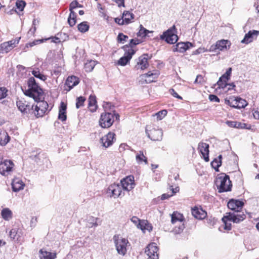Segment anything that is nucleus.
<instances>
[{"mask_svg":"<svg viewBox=\"0 0 259 259\" xmlns=\"http://www.w3.org/2000/svg\"><path fill=\"white\" fill-rule=\"evenodd\" d=\"M27 84L28 89L23 91L24 94L32 98L34 101L37 102L31 113H33L37 117H42L47 112H49L48 103L41 100L43 99L44 94L42 90L38 86L35 79L32 77L28 79Z\"/></svg>","mask_w":259,"mask_h":259,"instance_id":"f257e3e1","label":"nucleus"},{"mask_svg":"<svg viewBox=\"0 0 259 259\" xmlns=\"http://www.w3.org/2000/svg\"><path fill=\"white\" fill-rule=\"evenodd\" d=\"M246 218L244 213H235V212L226 213V215L224 216L222 220L224 224V228L226 230L231 229V224L230 222L235 223H238L244 220Z\"/></svg>","mask_w":259,"mask_h":259,"instance_id":"f03ea898","label":"nucleus"},{"mask_svg":"<svg viewBox=\"0 0 259 259\" xmlns=\"http://www.w3.org/2000/svg\"><path fill=\"white\" fill-rule=\"evenodd\" d=\"M216 185L219 193L230 191L232 188L231 182L228 175L222 174L219 176L216 180Z\"/></svg>","mask_w":259,"mask_h":259,"instance_id":"7ed1b4c3","label":"nucleus"},{"mask_svg":"<svg viewBox=\"0 0 259 259\" xmlns=\"http://www.w3.org/2000/svg\"><path fill=\"white\" fill-rule=\"evenodd\" d=\"M115 119H119V115L117 113L105 112L101 114L99 119V125L102 128L110 127L113 123Z\"/></svg>","mask_w":259,"mask_h":259,"instance_id":"20e7f679","label":"nucleus"},{"mask_svg":"<svg viewBox=\"0 0 259 259\" xmlns=\"http://www.w3.org/2000/svg\"><path fill=\"white\" fill-rule=\"evenodd\" d=\"M184 220V218L183 214L178 212H174L171 215V223L172 224H178L174 229V232L175 234H180L183 231L185 228Z\"/></svg>","mask_w":259,"mask_h":259,"instance_id":"39448f33","label":"nucleus"},{"mask_svg":"<svg viewBox=\"0 0 259 259\" xmlns=\"http://www.w3.org/2000/svg\"><path fill=\"white\" fill-rule=\"evenodd\" d=\"M113 240L118 253L124 255L127 251L126 247L128 243L127 239L119 235H115L113 237Z\"/></svg>","mask_w":259,"mask_h":259,"instance_id":"423d86ee","label":"nucleus"},{"mask_svg":"<svg viewBox=\"0 0 259 259\" xmlns=\"http://www.w3.org/2000/svg\"><path fill=\"white\" fill-rule=\"evenodd\" d=\"M176 33V26L173 25L171 27L164 31L163 34L160 36V38L161 40H164L168 44H174L178 40V36Z\"/></svg>","mask_w":259,"mask_h":259,"instance_id":"0eeeda50","label":"nucleus"},{"mask_svg":"<svg viewBox=\"0 0 259 259\" xmlns=\"http://www.w3.org/2000/svg\"><path fill=\"white\" fill-rule=\"evenodd\" d=\"M146 133L148 137L153 141H161L162 139L163 132L161 129L152 128L147 126Z\"/></svg>","mask_w":259,"mask_h":259,"instance_id":"6e6552de","label":"nucleus"},{"mask_svg":"<svg viewBox=\"0 0 259 259\" xmlns=\"http://www.w3.org/2000/svg\"><path fill=\"white\" fill-rule=\"evenodd\" d=\"M158 248L155 243L149 244L146 248L145 253L148 257L147 259H158V254L157 253ZM142 256H138V259H143Z\"/></svg>","mask_w":259,"mask_h":259,"instance_id":"1a4fd4ad","label":"nucleus"},{"mask_svg":"<svg viewBox=\"0 0 259 259\" xmlns=\"http://www.w3.org/2000/svg\"><path fill=\"white\" fill-rule=\"evenodd\" d=\"M14 164L11 160H5L0 163V174L8 176L13 171Z\"/></svg>","mask_w":259,"mask_h":259,"instance_id":"9d476101","label":"nucleus"},{"mask_svg":"<svg viewBox=\"0 0 259 259\" xmlns=\"http://www.w3.org/2000/svg\"><path fill=\"white\" fill-rule=\"evenodd\" d=\"M20 39L19 37L2 44L0 45V53L3 54L10 52L18 44Z\"/></svg>","mask_w":259,"mask_h":259,"instance_id":"9b49d317","label":"nucleus"},{"mask_svg":"<svg viewBox=\"0 0 259 259\" xmlns=\"http://www.w3.org/2000/svg\"><path fill=\"white\" fill-rule=\"evenodd\" d=\"M244 205V202L242 201L235 199H231L228 202V207L233 211L235 213H243L241 210Z\"/></svg>","mask_w":259,"mask_h":259,"instance_id":"f8f14e48","label":"nucleus"},{"mask_svg":"<svg viewBox=\"0 0 259 259\" xmlns=\"http://www.w3.org/2000/svg\"><path fill=\"white\" fill-rule=\"evenodd\" d=\"M149 56L147 54H144L139 57L138 59L136 60V65L135 68L137 69L144 70L147 68L149 66V63L148 62Z\"/></svg>","mask_w":259,"mask_h":259,"instance_id":"ddd939ff","label":"nucleus"},{"mask_svg":"<svg viewBox=\"0 0 259 259\" xmlns=\"http://www.w3.org/2000/svg\"><path fill=\"white\" fill-rule=\"evenodd\" d=\"M121 184L123 189L126 191H130L135 186L134 177L130 175L121 180Z\"/></svg>","mask_w":259,"mask_h":259,"instance_id":"4468645a","label":"nucleus"},{"mask_svg":"<svg viewBox=\"0 0 259 259\" xmlns=\"http://www.w3.org/2000/svg\"><path fill=\"white\" fill-rule=\"evenodd\" d=\"M19 110L23 113H30L33 110L34 105L31 106L23 100H19L16 102Z\"/></svg>","mask_w":259,"mask_h":259,"instance_id":"2eb2a0df","label":"nucleus"},{"mask_svg":"<svg viewBox=\"0 0 259 259\" xmlns=\"http://www.w3.org/2000/svg\"><path fill=\"white\" fill-rule=\"evenodd\" d=\"M23 235L22 230L16 228L12 229L9 232L10 238L18 243H21L23 241Z\"/></svg>","mask_w":259,"mask_h":259,"instance_id":"dca6fc26","label":"nucleus"},{"mask_svg":"<svg viewBox=\"0 0 259 259\" xmlns=\"http://www.w3.org/2000/svg\"><path fill=\"white\" fill-rule=\"evenodd\" d=\"M124 56L121 57L118 61L117 64L124 66L130 62L132 56L135 54L136 51L134 49H128L127 51H124Z\"/></svg>","mask_w":259,"mask_h":259,"instance_id":"f3484780","label":"nucleus"},{"mask_svg":"<svg viewBox=\"0 0 259 259\" xmlns=\"http://www.w3.org/2000/svg\"><path fill=\"white\" fill-rule=\"evenodd\" d=\"M115 140V134L112 132L108 133L100 139L102 146L105 148L111 146Z\"/></svg>","mask_w":259,"mask_h":259,"instance_id":"a211bd4d","label":"nucleus"},{"mask_svg":"<svg viewBox=\"0 0 259 259\" xmlns=\"http://www.w3.org/2000/svg\"><path fill=\"white\" fill-rule=\"evenodd\" d=\"M122 192L121 188L118 184H112L109 186L107 190V194L110 197L117 198L119 197Z\"/></svg>","mask_w":259,"mask_h":259,"instance_id":"6ab92c4d","label":"nucleus"},{"mask_svg":"<svg viewBox=\"0 0 259 259\" xmlns=\"http://www.w3.org/2000/svg\"><path fill=\"white\" fill-rule=\"evenodd\" d=\"M198 150L201 154V157L203 158L206 162L209 161V145L207 143L200 142L198 146Z\"/></svg>","mask_w":259,"mask_h":259,"instance_id":"aec40b11","label":"nucleus"},{"mask_svg":"<svg viewBox=\"0 0 259 259\" xmlns=\"http://www.w3.org/2000/svg\"><path fill=\"white\" fill-rule=\"evenodd\" d=\"M232 68H228L226 72L220 77L217 84L220 88H225L227 87V81L230 79L232 73Z\"/></svg>","mask_w":259,"mask_h":259,"instance_id":"412c9836","label":"nucleus"},{"mask_svg":"<svg viewBox=\"0 0 259 259\" xmlns=\"http://www.w3.org/2000/svg\"><path fill=\"white\" fill-rule=\"evenodd\" d=\"M79 82V78L76 76H69L67 77L65 83V87L67 88H65V90L68 92L70 91L74 87L77 85Z\"/></svg>","mask_w":259,"mask_h":259,"instance_id":"4be33fe9","label":"nucleus"},{"mask_svg":"<svg viewBox=\"0 0 259 259\" xmlns=\"http://www.w3.org/2000/svg\"><path fill=\"white\" fill-rule=\"evenodd\" d=\"M159 75V73L157 71L152 72L149 71L147 73L143 74L140 76V78L142 80H144L145 83H149L157 78Z\"/></svg>","mask_w":259,"mask_h":259,"instance_id":"5701e85b","label":"nucleus"},{"mask_svg":"<svg viewBox=\"0 0 259 259\" xmlns=\"http://www.w3.org/2000/svg\"><path fill=\"white\" fill-rule=\"evenodd\" d=\"M191 210L192 215L197 219H204L207 215L206 212L200 207L195 206L192 208Z\"/></svg>","mask_w":259,"mask_h":259,"instance_id":"b1692460","label":"nucleus"},{"mask_svg":"<svg viewBox=\"0 0 259 259\" xmlns=\"http://www.w3.org/2000/svg\"><path fill=\"white\" fill-rule=\"evenodd\" d=\"M259 34V31L257 30H250L247 33L245 34L244 38L241 41V42L245 44H248L252 42L254 37H257Z\"/></svg>","mask_w":259,"mask_h":259,"instance_id":"393cba45","label":"nucleus"},{"mask_svg":"<svg viewBox=\"0 0 259 259\" xmlns=\"http://www.w3.org/2000/svg\"><path fill=\"white\" fill-rule=\"evenodd\" d=\"M25 184L21 179L18 178H14L12 182V187L13 191L14 192H19L24 189Z\"/></svg>","mask_w":259,"mask_h":259,"instance_id":"a878e982","label":"nucleus"},{"mask_svg":"<svg viewBox=\"0 0 259 259\" xmlns=\"http://www.w3.org/2000/svg\"><path fill=\"white\" fill-rule=\"evenodd\" d=\"M191 46H192V44L190 42H179L176 45V48L174 49V51L184 53Z\"/></svg>","mask_w":259,"mask_h":259,"instance_id":"bb28decb","label":"nucleus"},{"mask_svg":"<svg viewBox=\"0 0 259 259\" xmlns=\"http://www.w3.org/2000/svg\"><path fill=\"white\" fill-rule=\"evenodd\" d=\"M39 254L40 259H55L56 258V252L47 251L42 249L39 251Z\"/></svg>","mask_w":259,"mask_h":259,"instance_id":"cd10ccee","label":"nucleus"},{"mask_svg":"<svg viewBox=\"0 0 259 259\" xmlns=\"http://www.w3.org/2000/svg\"><path fill=\"white\" fill-rule=\"evenodd\" d=\"M66 105L63 102L61 103L59 107L58 119L62 121H64L66 120Z\"/></svg>","mask_w":259,"mask_h":259,"instance_id":"c85d7f7f","label":"nucleus"},{"mask_svg":"<svg viewBox=\"0 0 259 259\" xmlns=\"http://www.w3.org/2000/svg\"><path fill=\"white\" fill-rule=\"evenodd\" d=\"M136 160L138 164H141L144 163L145 164L148 163L147 158L144 155L143 151L137 152L136 155Z\"/></svg>","mask_w":259,"mask_h":259,"instance_id":"c756f323","label":"nucleus"},{"mask_svg":"<svg viewBox=\"0 0 259 259\" xmlns=\"http://www.w3.org/2000/svg\"><path fill=\"white\" fill-rule=\"evenodd\" d=\"M218 49L219 51H223L224 49H229L231 46V42L228 40L222 39L216 42Z\"/></svg>","mask_w":259,"mask_h":259,"instance_id":"7c9ffc66","label":"nucleus"},{"mask_svg":"<svg viewBox=\"0 0 259 259\" xmlns=\"http://www.w3.org/2000/svg\"><path fill=\"white\" fill-rule=\"evenodd\" d=\"M138 228L141 229L144 232L146 230L150 232L152 230V226L151 224H150L148 221L142 220V222H140V223L138 224Z\"/></svg>","mask_w":259,"mask_h":259,"instance_id":"2f4dec72","label":"nucleus"},{"mask_svg":"<svg viewBox=\"0 0 259 259\" xmlns=\"http://www.w3.org/2000/svg\"><path fill=\"white\" fill-rule=\"evenodd\" d=\"M122 18L124 19L125 24L127 25L132 22V20L135 18V15L128 11H124L122 13Z\"/></svg>","mask_w":259,"mask_h":259,"instance_id":"473e14b6","label":"nucleus"},{"mask_svg":"<svg viewBox=\"0 0 259 259\" xmlns=\"http://www.w3.org/2000/svg\"><path fill=\"white\" fill-rule=\"evenodd\" d=\"M1 215L5 221H9L12 218L13 213L9 208H5L1 211Z\"/></svg>","mask_w":259,"mask_h":259,"instance_id":"72a5a7b5","label":"nucleus"},{"mask_svg":"<svg viewBox=\"0 0 259 259\" xmlns=\"http://www.w3.org/2000/svg\"><path fill=\"white\" fill-rule=\"evenodd\" d=\"M222 156L220 155L218 158H214L211 162V165L216 171H219V168L222 164Z\"/></svg>","mask_w":259,"mask_h":259,"instance_id":"f704fd0d","label":"nucleus"},{"mask_svg":"<svg viewBox=\"0 0 259 259\" xmlns=\"http://www.w3.org/2000/svg\"><path fill=\"white\" fill-rule=\"evenodd\" d=\"M10 141V137L8 134L6 132L0 133V145L2 146L6 145Z\"/></svg>","mask_w":259,"mask_h":259,"instance_id":"c9c22d12","label":"nucleus"},{"mask_svg":"<svg viewBox=\"0 0 259 259\" xmlns=\"http://www.w3.org/2000/svg\"><path fill=\"white\" fill-rule=\"evenodd\" d=\"M67 22L71 27L75 25L76 22V14L73 11H71V12H70Z\"/></svg>","mask_w":259,"mask_h":259,"instance_id":"e433bc0d","label":"nucleus"},{"mask_svg":"<svg viewBox=\"0 0 259 259\" xmlns=\"http://www.w3.org/2000/svg\"><path fill=\"white\" fill-rule=\"evenodd\" d=\"M97 220L98 218H94L93 217H88L87 219V224H86V226L89 228L98 226V224L97 222Z\"/></svg>","mask_w":259,"mask_h":259,"instance_id":"4c0bfd02","label":"nucleus"},{"mask_svg":"<svg viewBox=\"0 0 259 259\" xmlns=\"http://www.w3.org/2000/svg\"><path fill=\"white\" fill-rule=\"evenodd\" d=\"M89 25L87 21H83L77 25L78 31L81 33H84L88 31L89 29Z\"/></svg>","mask_w":259,"mask_h":259,"instance_id":"58836bf2","label":"nucleus"},{"mask_svg":"<svg viewBox=\"0 0 259 259\" xmlns=\"http://www.w3.org/2000/svg\"><path fill=\"white\" fill-rule=\"evenodd\" d=\"M96 65V62L94 60H90L84 64V68L87 72L92 71L95 65Z\"/></svg>","mask_w":259,"mask_h":259,"instance_id":"ea45409f","label":"nucleus"},{"mask_svg":"<svg viewBox=\"0 0 259 259\" xmlns=\"http://www.w3.org/2000/svg\"><path fill=\"white\" fill-rule=\"evenodd\" d=\"M140 30L137 33V36L139 37H144L146 36L148 33H152V31H149L145 28L142 25L140 26Z\"/></svg>","mask_w":259,"mask_h":259,"instance_id":"a19ab883","label":"nucleus"},{"mask_svg":"<svg viewBox=\"0 0 259 259\" xmlns=\"http://www.w3.org/2000/svg\"><path fill=\"white\" fill-rule=\"evenodd\" d=\"M167 111L166 110H162L155 114L152 115L153 117H156L157 120L162 119L167 114Z\"/></svg>","mask_w":259,"mask_h":259,"instance_id":"79ce46f5","label":"nucleus"},{"mask_svg":"<svg viewBox=\"0 0 259 259\" xmlns=\"http://www.w3.org/2000/svg\"><path fill=\"white\" fill-rule=\"evenodd\" d=\"M32 74L36 78L40 79L41 80L45 81L47 79L46 75L41 74L39 71L34 70L32 71Z\"/></svg>","mask_w":259,"mask_h":259,"instance_id":"37998d69","label":"nucleus"},{"mask_svg":"<svg viewBox=\"0 0 259 259\" xmlns=\"http://www.w3.org/2000/svg\"><path fill=\"white\" fill-rule=\"evenodd\" d=\"M85 101V98L83 97L80 96L76 99V107L78 109L82 106Z\"/></svg>","mask_w":259,"mask_h":259,"instance_id":"c03bdc74","label":"nucleus"},{"mask_svg":"<svg viewBox=\"0 0 259 259\" xmlns=\"http://www.w3.org/2000/svg\"><path fill=\"white\" fill-rule=\"evenodd\" d=\"M237 101L238 104V109L245 108L247 105V103L246 100L240 97H237Z\"/></svg>","mask_w":259,"mask_h":259,"instance_id":"a18cd8bd","label":"nucleus"},{"mask_svg":"<svg viewBox=\"0 0 259 259\" xmlns=\"http://www.w3.org/2000/svg\"><path fill=\"white\" fill-rule=\"evenodd\" d=\"M82 7V5H80L76 1H74L72 2L69 6V11L71 12L73 9L76 8H81Z\"/></svg>","mask_w":259,"mask_h":259,"instance_id":"49530a36","label":"nucleus"},{"mask_svg":"<svg viewBox=\"0 0 259 259\" xmlns=\"http://www.w3.org/2000/svg\"><path fill=\"white\" fill-rule=\"evenodd\" d=\"M134 42V38L131 39L130 43L128 45L123 46L122 49L124 51H127L128 49H134V47L136 46L135 45Z\"/></svg>","mask_w":259,"mask_h":259,"instance_id":"de8ad7c7","label":"nucleus"},{"mask_svg":"<svg viewBox=\"0 0 259 259\" xmlns=\"http://www.w3.org/2000/svg\"><path fill=\"white\" fill-rule=\"evenodd\" d=\"M128 36L122 33H119L117 36L118 41L121 43H124L127 41Z\"/></svg>","mask_w":259,"mask_h":259,"instance_id":"09e8293b","label":"nucleus"},{"mask_svg":"<svg viewBox=\"0 0 259 259\" xmlns=\"http://www.w3.org/2000/svg\"><path fill=\"white\" fill-rule=\"evenodd\" d=\"M17 8L21 11H23L25 5L26 3L24 1H18L16 4Z\"/></svg>","mask_w":259,"mask_h":259,"instance_id":"8fccbe9b","label":"nucleus"},{"mask_svg":"<svg viewBox=\"0 0 259 259\" xmlns=\"http://www.w3.org/2000/svg\"><path fill=\"white\" fill-rule=\"evenodd\" d=\"M7 90L4 87L0 88V100H2L6 97L7 96Z\"/></svg>","mask_w":259,"mask_h":259,"instance_id":"3c124183","label":"nucleus"},{"mask_svg":"<svg viewBox=\"0 0 259 259\" xmlns=\"http://www.w3.org/2000/svg\"><path fill=\"white\" fill-rule=\"evenodd\" d=\"M88 105H97L96 97L95 95H90L88 100Z\"/></svg>","mask_w":259,"mask_h":259,"instance_id":"603ef678","label":"nucleus"},{"mask_svg":"<svg viewBox=\"0 0 259 259\" xmlns=\"http://www.w3.org/2000/svg\"><path fill=\"white\" fill-rule=\"evenodd\" d=\"M207 49H205V48H199L198 49L196 50L195 51L193 52V55H198L204 52H207Z\"/></svg>","mask_w":259,"mask_h":259,"instance_id":"864d4df0","label":"nucleus"},{"mask_svg":"<svg viewBox=\"0 0 259 259\" xmlns=\"http://www.w3.org/2000/svg\"><path fill=\"white\" fill-rule=\"evenodd\" d=\"M246 124L241 122L235 121V128H248L246 127Z\"/></svg>","mask_w":259,"mask_h":259,"instance_id":"5fc2aeb1","label":"nucleus"},{"mask_svg":"<svg viewBox=\"0 0 259 259\" xmlns=\"http://www.w3.org/2000/svg\"><path fill=\"white\" fill-rule=\"evenodd\" d=\"M169 93L174 97L179 99L182 100L183 98L181 96H179L173 89H170L169 90Z\"/></svg>","mask_w":259,"mask_h":259,"instance_id":"6e6d98bb","label":"nucleus"},{"mask_svg":"<svg viewBox=\"0 0 259 259\" xmlns=\"http://www.w3.org/2000/svg\"><path fill=\"white\" fill-rule=\"evenodd\" d=\"M209 99L210 101L217 103H219L220 101V99L215 95H210L209 96Z\"/></svg>","mask_w":259,"mask_h":259,"instance_id":"4d7b16f0","label":"nucleus"},{"mask_svg":"<svg viewBox=\"0 0 259 259\" xmlns=\"http://www.w3.org/2000/svg\"><path fill=\"white\" fill-rule=\"evenodd\" d=\"M114 21L119 25H123L125 24L124 19L122 17L121 18H115L114 19Z\"/></svg>","mask_w":259,"mask_h":259,"instance_id":"13d9d810","label":"nucleus"},{"mask_svg":"<svg viewBox=\"0 0 259 259\" xmlns=\"http://www.w3.org/2000/svg\"><path fill=\"white\" fill-rule=\"evenodd\" d=\"M204 81L203 77L201 75H198L195 80L194 83H201Z\"/></svg>","mask_w":259,"mask_h":259,"instance_id":"bf43d9fd","label":"nucleus"},{"mask_svg":"<svg viewBox=\"0 0 259 259\" xmlns=\"http://www.w3.org/2000/svg\"><path fill=\"white\" fill-rule=\"evenodd\" d=\"M207 52H216L217 50H218V46L217 45V43L215 44L212 45L209 49H207Z\"/></svg>","mask_w":259,"mask_h":259,"instance_id":"052dcab7","label":"nucleus"},{"mask_svg":"<svg viewBox=\"0 0 259 259\" xmlns=\"http://www.w3.org/2000/svg\"><path fill=\"white\" fill-rule=\"evenodd\" d=\"M172 178H174V180H175L176 181H178V180L179 179V174H178V173H177V172H176V173H175V174H174V175H173V176H172V175H169V181H172ZM171 184H173V183H172V182H171Z\"/></svg>","mask_w":259,"mask_h":259,"instance_id":"680f3d73","label":"nucleus"},{"mask_svg":"<svg viewBox=\"0 0 259 259\" xmlns=\"http://www.w3.org/2000/svg\"><path fill=\"white\" fill-rule=\"evenodd\" d=\"M238 104L237 97H233L231 107L238 109Z\"/></svg>","mask_w":259,"mask_h":259,"instance_id":"e2e57ef3","label":"nucleus"},{"mask_svg":"<svg viewBox=\"0 0 259 259\" xmlns=\"http://www.w3.org/2000/svg\"><path fill=\"white\" fill-rule=\"evenodd\" d=\"M42 155V154L39 153L37 155H31V157L32 159L34 160L36 162H38V161L37 160V159L39 160L40 157H41V156Z\"/></svg>","mask_w":259,"mask_h":259,"instance_id":"0e129e2a","label":"nucleus"},{"mask_svg":"<svg viewBox=\"0 0 259 259\" xmlns=\"http://www.w3.org/2000/svg\"><path fill=\"white\" fill-rule=\"evenodd\" d=\"M131 221L138 227V223H140V222H142V220H140L136 217H133L131 219Z\"/></svg>","mask_w":259,"mask_h":259,"instance_id":"69168bd1","label":"nucleus"},{"mask_svg":"<svg viewBox=\"0 0 259 259\" xmlns=\"http://www.w3.org/2000/svg\"><path fill=\"white\" fill-rule=\"evenodd\" d=\"M111 103L109 102H104L103 105V107L105 110H107L111 109Z\"/></svg>","mask_w":259,"mask_h":259,"instance_id":"338daca9","label":"nucleus"},{"mask_svg":"<svg viewBox=\"0 0 259 259\" xmlns=\"http://www.w3.org/2000/svg\"><path fill=\"white\" fill-rule=\"evenodd\" d=\"M253 117L256 119H259V108H257L253 113Z\"/></svg>","mask_w":259,"mask_h":259,"instance_id":"774afa93","label":"nucleus"}]
</instances>
